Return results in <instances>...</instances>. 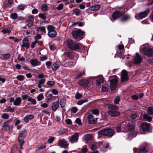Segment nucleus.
Returning <instances> with one entry per match:
<instances>
[{
	"label": "nucleus",
	"mask_w": 153,
	"mask_h": 153,
	"mask_svg": "<svg viewBox=\"0 0 153 153\" xmlns=\"http://www.w3.org/2000/svg\"><path fill=\"white\" fill-rule=\"evenodd\" d=\"M18 17V15L16 13H11L10 16V18L13 19H16Z\"/></svg>",
	"instance_id": "nucleus-41"
},
{
	"label": "nucleus",
	"mask_w": 153,
	"mask_h": 153,
	"mask_svg": "<svg viewBox=\"0 0 153 153\" xmlns=\"http://www.w3.org/2000/svg\"><path fill=\"white\" fill-rule=\"evenodd\" d=\"M108 114L112 117H117L119 116L120 113L115 111L109 110L108 112Z\"/></svg>",
	"instance_id": "nucleus-24"
},
{
	"label": "nucleus",
	"mask_w": 153,
	"mask_h": 153,
	"mask_svg": "<svg viewBox=\"0 0 153 153\" xmlns=\"http://www.w3.org/2000/svg\"><path fill=\"white\" fill-rule=\"evenodd\" d=\"M65 54L67 55L69 59H75L76 60L78 58V55L77 53H74L71 51H67L64 53Z\"/></svg>",
	"instance_id": "nucleus-8"
},
{
	"label": "nucleus",
	"mask_w": 153,
	"mask_h": 153,
	"mask_svg": "<svg viewBox=\"0 0 153 153\" xmlns=\"http://www.w3.org/2000/svg\"><path fill=\"white\" fill-rule=\"evenodd\" d=\"M22 97L23 100H25L29 97L28 95L27 94L23 95L22 96Z\"/></svg>",
	"instance_id": "nucleus-64"
},
{
	"label": "nucleus",
	"mask_w": 153,
	"mask_h": 153,
	"mask_svg": "<svg viewBox=\"0 0 153 153\" xmlns=\"http://www.w3.org/2000/svg\"><path fill=\"white\" fill-rule=\"evenodd\" d=\"M126 123V124L123 127V128H126L128 131H131L133 130L134 126L133 123L130 121Z\"/></svg>",
	"instance_id": "nucleus-11"
},
{
	"label": "nucleus",
	"mask_w": 153,
	"mask_h": 153,
	"mask_svg": "<svg viewBox=\"0 0 153 153\" xmlns=\"http://www.w3.org/2000/svg\"><path fill=\"white\" fill-rule=\"evenodd\" d=\"M109 146V144L108 143L105 144L104 145L102 146V149L101 148V150L103 152H105V149L107 148Z\"/></svg>",
	"instance_id": "nucleus-44"
},
{
	"label": "nucleus",
	"mask_w": 153,
	"mask_h": 153,
	"mask_svg": "<svg viewBox=\"0 0 153 153\" xmlns=\"http://www.w3.org/2000/svg\"><path fill=\"white\" fill-rule=\"evenodd\" d=\"M126 123L125 122H123L120 126L116 127V130L118 132H120V131L121 127H123V126H124L125 125Z\"/></svg>",
	"instance_id": "nucleus-34"
},
{
	"label": "nucleus",
	"mask_w": 153,
	"mask_h": 153,
	"mask_svg": "<svg viewBox=\"0 0 153 153\" xmlns=\"http://www.w3.org/2000/svg\"><path fill=\"white\" fill-rule=\"evenodd\" d=\"M109 108L114 110H117L119 108L117 106L114 105H110L109 106Z\"/></svg>",
	"instance_id": "nucleus-40"
},
{
	"label": "nucleus",
	"mask_w": 153,
	"mask_h": 153,
	"mask_svg": "<svg viewBox=\"0 0 153 153\" xmlns=\"http://www.w3.org/2000/svg\"><path fill=\"white\" fill-rule=\"evenodd\" d=\"M82 95L78 92L75 95V97L76 99H79L82 98Z\"/></svg>",
	"instance_id": "nucleus-48"
},
{
	"label": "nucleus",
	"mask_w": 153,
	"mask_h": 153,
	"mask_svg": "<svg viewBox=\"0 0 153 153\" xmlns=\"http://www.w3.org/2000/svg\"><path fill=\"white\" fill-rule=\"evenodd\" d=\"M63 8V4H59L56 8L58 10H61Z\"/></svg>",
	"instance_id": "nucleus-47"
},
{
	"label": "nucleus",
	"mask_w": 153,
	"mask_h": 153,
	"mask_svg": "<svg viewBox=\"0 0 153 153\" xmlns=\"http://www.w3.org/2000/svg\"><path fill=\"white\" fill-rule=\"evenodd\" d=\"M54 84L55 82L52 81H48L47 82V84L50 87L53 86L54 85Z\"/></svg>",
	"instance_id": "nucleus-49"
},
{
	"label": "nucleus",
	"mask_w": 153,
	"mask_h": 153,
	"mask_svg": "<svg viewBox=\"0 0 153 153\" xmlns=\"http://www.w3.org/2000/svg\"><path fill=\"white\" fill-rule=\"evenodd\" d=\"M108 88L107 87L105 86H103L102 88V91L107 92L108 91Z\"/></svg>",
	"instance_id": "nucleus-59"
},
{
	"label": "nucleus",
	"mask_w": 153,
	"mask_h": 153,
	"mask_svg": "<svg viewBox=\"0 0 153 153\" xmlns=\"http://www.w3.org/2000/svg\"><path fill=\"white\" fill-rule=\"evenodd\" d=\"M30 62L33 67L39 66L41 65V62L37 59H32L30 60Z\"/></svg>",
	"instance_id": "nucleus-19"
},
{
	"label": "nucleus",
	"mask_w": 153,
	"mask_h": 153,
	"mask_svg": "<svg viewBox=\"0 0 153 153\" xmlns=\"http://www.w3.org/2000/svg\"><path fill=\"white\" fill-rule=\"evenodd\" d=\"M30 46V44L29 42H23L22 47L25 48L26 49H28L29 48Z\"/></svg>",
	"instance_id": "nucleus-33"
},
{
	"label": "nucleus",
	"mask_w": 153,
	"mask_h": 153,
	"mask_svg": "<svg viewBox=\"0 0 153 153\" xmlns=\"http://www.w3.org/2000/svg\"><path fill=\"white\" fill-rule=\"evenodd\" d=\"M134 152L136 153H145L147 152V150L144 147L140 148L139 149H138L136 148H134L133 149Z\"/></svg>",
	"instance_id": "nucleus-22"
},
{
	"label": "nucleus",
	"mask_w": 153,
	"mask_h": 153,
	"mask_svg": "<svg viewBox=\"0 0 153 153\" xmlns=\"http://www.w3.org/2000/svg\"><path fill=\"white\" fill-rule=\"evenodd\" d=\"M92 113L97 116L99 115V110L97 109H94L92 110Z\"/></svg>",
	"instance_id": "nucleus-38"
},
{
	"label": "nucleus",
	"mask_w": 153,
	"mask_h": 153,
	"mask_svg": "<svg viewBox=\"0 0 153 153\" xmlns=\"http://www.w3.org/2000/svg\"><path fill=\"white\" fill-rule=\"evenodd\" d=\"M95 79L96 78H98V79L97 80L96 83L98 85H100L103 82L104 79L102 75H99L97 76H94L92 77Z\"/></svg>",
	"instance_id": "nucleus-17"
},
{
	"label": "nucleus",
	"mask_w": 153,
	"mask_h": 153,
	"mask_svg": "<svg viewBox=\"0 0 153 153\" xmlns=\"http://www.w3.org/2000/svg\"><path fill=\"white\" fill-rule=\"evenodd\" d=\"M1 32L4 34H9L10 33V31L8 29H4L1 31Z\"/></svg>",
	"instance_id": "nucleus-51"
},
{
	"label": "nucleus",
	"mask_w": 153,
	"mask_h": 153,
	"mask_svg": "<svg viewBox=\"0 0 153 153\" xmlns=\"http://www.w3.org/2000/svg\"><path fill=\"white\" fill-rule=\"evenodd\" d=\"M75 63L73 62H70L68 64V67H73L75 65Z\"/></svg>",
	"instance_id": "nucleus-57"
},
{
	"label": "nucleus",
	"mask_w": 153,
	"mask_h": 153,
	"mask_svg": "<svg viewBox=\"0 0 153 153\" xmlns=\"http://www.w3.org/2000/svg\"><path fill=\"white\" fill-rule=\"evenodd\" d=\"M35 29H36L37 31H38L39 30H40L41 31L44 32V33H46L45 28L44 26L42 27H36L35 28Z\"/></svg>",
	"instance_id": "nucleus-32"
},
{
	"label": "nucleus",
	"mask_w": 153,
	"mask_h": 153,
	"mask_svg": "<svg viewBox=\"0 0 153 153\" xmlns=\"http://www.w3.org/2000/svg\"><path fill=\"white\" fill-rule=\"evenodd\" d=\"M122 15V13L119 11H115L114 12L112 15V16L113 18V19H111V20L113 21V19L116 20L119 17H120Z\"/></svg>",
	"instance_id": "nucleus-20"
},
{
	"label": "nucleus",
	"mask_w": 153,
	"mask_h": 153,
	"mask_svg": "<svg viewBox=\"0 0 153 153\" xmlns=\"http://www.w3.org/2000/svg\"><path fill=\"white\" fill-rule=\"evenodd\" d=\"M65 103L64 101H60V105L62 108H63L65 106Z\"/></svg>",
	"instance_id": "nucleus-60"
},
{
	"label": "nucleus",
	"mask_w": 153,
	"mask_h": 153,
	"mask_svg": "<svg viewBox=\"0 0 153 153\" xmlns=\"http://www.w3.org/2000/svg\"><path fill=\"white\" fill-rule=\"evenodd\" d=\"M37 42L38 41L37 40H35L34 42H33L31 45V48H34L36 44L37 43Z\"/></svg>",
	"instance_id": "nucleus-61"
},
{
	"label": "nucleus",
	"mask_w": 153,
	"mask_h": 153,
	"mask_svg": "<svg viewBox=\"0 0 153 153\" xmlns=\"http://www.w3.org/2000/svg\"><path fill=\"white\" fill-rule=\"evenodd\" d=\"M149 9H147L143 12L139 13L137 16H135V18L138 20L141 19L146 17L149 14Z\"/></svg>",
	"instance_id": "nucleus-7"
},
{
	"label": "nucleus",
	"mask_w": 153,
	"mask_h": 153,
	"mask_svg": "<svg viewBox=\"0 0 153 153\" xmlns=\"http://www.w3.org/2000/svg\"><path fill=\"white\" fill-rule=\"evenodd\" d=\"M130 18V16L128 15H125L123 16L120 19L122 22H125L129 19Z\"/></svg>",
	"instance_id": "nucleus-30"
},
{
	"label": "nucleus",
	"mask_w": 153,
	"mask_h": 153,
	"mask_svg": "<svg viewBox=\"0 0 153 153\" xmlns=\"http://www.w3.org/2000/svg\"><path fill=\"white\" fill-rule=\"evenodd\" d=\"M120 100V96H117L116 98L114 100V103L115 104H118Z\"/></svg>",
	"instance_id": "nucleus-46"
},
{
	"label": "nucleus",
	"mask_w": 153,
	"mask_h": 153,
	"mask_svg": "<svg viewBox=\"0 0 153 153\" xmlns=\"http://www.w3.org/2000/svg\"><path fill=\"white\" fill-rule=\"evenodd\" d=\"M143 117L144 119L146 120L149 122H150L152 119V118L147 114L144 115H143Z\"/></svg>",
	"instance_id": "nucleus-35"
},
{
	"label": "nucleus",
	"mask_w": 153,
	"mask_h": 153,
	"mask_svg": "<svg viewBox=\"0 0 153 153\" xmlns=\"http://www.w3.org/2000/svg\"><path fill=\"white\" fill-rule=\"evenodd\" d=\"M54 140V137H52L48 140V142L49 143H51Z\"/></svg>",
	"instance_id": "nucleus-53"
},
{
	"label": "nucleus",
	"mask_w": 153,
	"mask_h": 153,
	"mask_svg": "<svg viewBox=\"0 0 153 153\" xmlns=\"http://www.w3.org/2000/svg\"><path fill=\"white\" fill-rule=\"evenodd\" d=\"M25 6L23 4H21L18 6L17 8L19 10H24L25 9Z\"/></svg>",
	"instance_id": "nucleus-43"
},
{
	"label": "nucleus",
	"mask_w": 153,
	"mask_h": 153,
	"mask_svg": "<svg viewBox=\"0 0 153 153\" xmlns=\"http://www.w3.org/2000/svg\"><path fill=\"white\" fill-rule=\"evenodd\" d=\"M48 35L51 38H54L57 35L56 31L55 30V27L52 25H49L48 27Z\"/></svg>",
	"instance_id": "nucleus-4"
},
{
	"label": "nucleus",
	"mask_w": 153,
	"mask_h": 153,
	"mask_svg": "<svg viewBox=\"0 0 153 153\" xmlns=\"http://www.w3.org/2000/svg\"><path fill=\"white\" fill-rule=\"evenodd\" d=\"M2 118L4 119H7L9 118V115L7 113H4L1 116Z\"/></svg>",
	"instance_id": "nucleus-50"
},
{
	"label": "nucleus",
	"mask_w": 153,
	"mask_h": 153,
	"mask_svg": "<svg viewBox=\"0 0 153 153\" xmlns=\"http://www.w3.org/2000/svg\"><path fill=\"white\" fill-rule=\"evenodd\" d=\"M85 139L86 141L87 142V143L88 141L91 140L92 139V136L91 134H86L85 136Z\"/></svg>",
	"instance_id": "nucleus-31"
},
{
	"label": "nucleus",
	"mask_w": 153,
	"mask_h": 153,
	"mask_svg": "<svg viewBox=\"0 0 153 153\" xmlns=\"http://www.w3.org/2000/svg\"><path fill=\"white\" fill-rule=\"evenodd\" d=\"M89 80H83L79 82V85L84 87H87L89 83Z\"/></svg>",
	"instance_id": "nucleus-23"
},
{
	"label": "nucleus",
	"mask_w": 153,
	"mask_h": 153,
	"mask_svg": "<svg viewBox=\"0 0 153 153\" xmlns=\"http://www.w3.org/2000/svg\"><path fill=\"white\" fill-rule=\"evenodd\" d=\"M88 119V123L90 124H95L97 123V118H94V115L92 114H89L87 117Z\"/></svg>",
	"instance_id": "nucleus-10"
},
{
	"label": "nucleus",
	"mask_w": 153,
	"mask_h": 153,
	"mask_svg": "<svg viewBox=\"0 0 153 153\" xmlns=\"http://www.w3.org/2000/svg\"><path fill=\"white\" fill-rule=\"evenodd\" d=\"M34 116L33 115H27L24 118V121L27 123L29 122V120L33 119Z\"/></svg>",
	"instance_id": "nucleus-27"
},
{
	"label": "nucleus",
	"mask_w": 153,
	"mask_h": 153,
	"mask_svg": "<svg viewBox=\"0 0 153 153\" xmlns=\"http://www.w3.org/2000/svg\"><path fill=\"white\" fill-rule=\"evenodd\" d=\"M90 147L91 150H94L97 148V146L94 144H91L90 146Z\"/></svg>",
	"instance_id": "nucleus-58"
},
{
	"label": "nucleus",
	"mask_w": 153,
	"mask_h": 153,
	"mask_svg": "<svg viewBox=\"0 0 153 153\" xmlns=\"http://www.w3.org/2000/svg\"><path fill=\"white\" fill-rule=\"evenodd\" d=\"M39 18L43 20L45 19L46 18V16L44 14L41 13L39 14Z\"/></svg>",
	"instance_id": "nucleus-52"
},
{
	"label": "nucleus",
	"mask_w": 153,
	"mask_h": 153,
	"mask_svg": "<svg viewBox=\"0 0 153 153\" xmlns=\"http://www.w3.org/2000/svg\"><path fill=\"white\" fill-rule=\"evenodd\" d=\"M59 67V65L58 62H56L53 63L52 68L53 71H55L58 69Z\"/></svg>",
	"instance_id": "nucleus-29"
},
{
	"label": "nucleus",
	"mask_w": 153,
	"mask_h": 153,
	"mask_svg": "<svg viewBox=\"0 0 153 153\" xmlns=\"http://www.w3.org/2000/svg\"><path fill=\"white\" fill-rule=\"evenodd\" d=\"M17 59L19 60L20 61H23L25 60V58L23 57H20V55H19L18 56Z\"/></svg>",
	"instance_id": "nucleus-62"
},
{
	"label": "nucleus",
	"mask_w": 153,
	"mask_h": 153,
	"mask_svg": "<svg viewBox=\"0 0 153 153\" xmlns=\"http://www.w3.org/2000/svg\"><path fill=\"white\" fill-rule=\"evenodd\" d=\"M76 123L79 125H81L82 124L81 120L80 119L76 118L75 120Z\"/></svg>",
	"instance_id": "nucleus-63"
},
{
	"label": "nucleus",
	"mask_w": 153,
	"mask_h": 153,
	"mask_svg": "<svg viewBox=\"0 0 153 153\" xmlns=\"http://www.w3.org/2000/svg\"><path fill=\"white\" fill-rule=\"evenodd\" d=\"M27 134V132L26 130H25L23 131L21 133L18 137L19 142L24 141L23 139L26 136Z\"/></svg>",
	"instance_id": "nucleus-16"
},
{
	"label": "nucleus",
	"mask_w": 153,
	"mask_h": 153,
	"mask_svg": "<svg viewBox=\"0 0 153 153\" xmlns=\"http://www.w3.org/2000/svg\"><path fill=\"white\" fill-rule=\"evenodd\" d=\"M118 80L116 79H113L110 81V88L111 90L115 89L117 85Z\"/></svg>",
	"instance_id": "nucleus-12"
},
{
	"label": "nucleus",
	"mask_w": 153,
	"mask_h": 153,
	"mask_svg": "<svg viewBox=\"0 0 153 153\" xmlns=\"http://www.w3.org/2000/svg\"><path fill=\"white\" fill-rule=\"evenodd\" d=\"M68 48L70 49L75 50L78 49L80 47L78 44L74 42L73 40L69 39L67 41Z\"/></svg>",
	"instance_id": "nucleus-3"
},
{
	"label": "nucleus",
	"mask_w": 153,
	"mask_h": 153,
	"mask_svg": "<svg viewBox=\"0 0 153 153\" xmlns=\"http://www.w3.org/2000/svg\"><path fill=\"white\" fill-rule=\"evenodd\" d=\"M11 54L9 53L4 54L0 56V59L3 60L9 59L11 56Z\"/></svg>",
	"instance_id": "nucleus-26"
},
{
	"label": "nucleus",
	"mask_w": 153,
	"mask_h": 153,
	"mask_svg": "<svg viewBox=\"0 0 153 153\" xmlns=\"http://www.w3.org/2000/svg\"><path fill=\"white\" fill-rule=\"evenodd\" d=\"M42 10L44 12H46L48 10V6L46 4H43L42 6Z\"/></svg>",
	"instance_id": "nucleus-37"
},
{
	"label": "nucleus",
	"mask_w": 153,
	"mask_h": 153,
	"mask_svg": "<svg viewBox=\"0 0 153 153\" xmlns=\"http://www.w3.org/2000/svg\"><path fill=\"white\" fill-rule=\"evenodd\" d=\"M28 101L31 102L32 104L35 105L36 103V101L35 99H32L30 97H29L28 98Z\"/></svg>",
	"instance_id": "nucleus-36"
},
{
	"label": "nucleus",
	"mask_w": 153,
	"mask_h": 153,
	"mask_svg": "<svg viewBox=\"0 0 153 153\" xmlns=\"http://www.w3.org/2000/svg\"><path fill=\"white\" fill-rule=\"evenodd\" d=\"M79 135L78 134L76 133L73 135L71 138L70 139V140L72 143L74 142H77L78 139Z\"/></svg>",
	"instance_id": "nucleus-18"
},
{
	"label": "nucleus",
	"mask_w": 153,
	"mask_h": 153,
	"mask_svg": "<svg viewBox=\"0 0 153 153\" xmlns=\"http://www.w3.org/2000/svg\"><path fill=\"white\" fill-rule=\"evenodd\" d=\"M140 52L142 54L148 57H153V49L150 48L147 44L140 46Z\"/></svg>",
	"instance_id": "nucleus-1"
},
{
	"label": "nucleus",
	"mask_w": 153,
	"mask_h": 153,
	"mask_svg": "<svg viewBox=\"0 0 153 153\" xmlns=\"http://www.w3.org/2000/svg\"><path fill=\"white\" fill-rule=\"evenodd\" d=\"M45 81H46L45 79L44 78L41 79L39 80L38 83H39L40 84H43L45 83Z\"/></svg>",
	"instance_id": "nucleus-55"
},
{
	"label": "nucleus",
	"mask_w": 153,
	"mask_h": 153,
	"mask_svg": "<svg viewBox=\"0 0 153 153\" xmlns=\"http://www.w3.org/2000/svg\"><path fill=\"white\" fill-rule=\"evenodd\" d=\"M101 6L100 4H97L90 7L89 9L91 11L97 10H100Z\"/></svg>",
	"instance_id": "nucleus-28"
},
{
	"label": "nucleus",
	"mask_w": 153,
	"mask_h": 153,
	"mask_svg": "<svg viewBox=\"0 0 153 153\" xmlns=\"http://www.w3.org/2000/svg\"><path fill=\"white\" fill-rule=\"evenodd\" d=\"M68 144L64 139L60 140L58 145L62 148H65L68 147Z\"/></svg>",
	"instance_id": "nucleus-15"
},
{
	"label": "nucleus",
	"mask_w": 153,
	"mask_h": 153,
	"mask_svg": "<svg viewBox=\"0 0 153 153\" xmlns=\"http://www.w3.org/2000/svg\"><path fill=\"white\" fill-rule=\"evenodd\" d=\"M22 99L20 97H17L16 99L13 97H11L10 98V102H13V104L15 106L19 105L22 102Z\"/></svg>",
	"instance_id": "nucleus-6"
},
{
	"label": "nucleus",
	"mask_w": 153,
	"mask_h": 153,
	"mask_svg": "<svg viewBox=\"0 0 153 153\" xmlns=\"http://www.w3.org/2000/svg\"><path fill=\"white\" fill-rule=\"evenodd\" d=\"M114 133V131L111 128L104 129L98 132L99 137H100L101 135L106 136L109 137H111Z\"/></svg>",
	"instance_id": "nucleus-2"
},
{
	"label": "nucleus",
	"mask_w": 153,
	"mask_h": 153,
	"mask_svg": "<svg viewBox=\"0 0 153 153\" xmlns=\"http://www.w3.org/2000/svg\"><path fill=\"white\" fill-rule=\"evenodd\" d=\"M150 127V124L148 123H145L141 125V127L143 131H148Z\"/></svg>",
	"instance_id": "nucleus-21"
},
{
	"label": "nucleus",
	"mask_w": 153,
	"mask_h": 153,
	"mask_svg": "<svg viewBox=\"0 0 153 153\" xmlns=\"http://www.w3.org/2000/svg\"><path fill=\"white\" fill-rule=\"evenodd\" d=\"M78 111L77 108L76 107H73L72 108L71 111L74 114L76 113Z\"/></svg>",
	"instance_id": "nucleus-54"
},
{
	"label": "nucleus",
	"mask_w": 153,
	"mask_h": 153,
	"mask_svg": "<svg viewBox=\"0 0 153 153\" xmlns=\"http://www.w3.org/2000/svg\"><path fill=\"white\" fill-rule=\"evenodd\" d=\"M59 105V102L58 101L54 102L52 105V109L54 111H56Z\"/></svg>",
	"instance_id": "nucleus-25"
},
{
	"label": "nucleus",
	"mask_w": 153,
	"mask_h": 153,
	"mask_svg": "<svg viewBox=\"0 0 153 153\" xmlns=\"http://www.w3.org/2000/svg\"><path fill=\"white\" fill-rule=\"evenodd\" d=\"M44 96L43 94H40L37 97V100L39 101H41L44 98Z\"/></svg>",
	"instance_id": "nucleus-42"
},
{
	"label": "nucleus",
	"mask_w": 153,
	"mask_h": 153,
	"mask_svg": "<svg viewBox=\"0 0 153 153\" xmlns=\"http://www.w3.org/2000/svg\"><path fill=\"white\" fill-rule=\"evenodd\" d=\"M9 39L13 40L15 42H17L19 40L17 38H15L13 36H10L9 37Z\"/></svg>",
	"instance_id": "nucleus-56"
},
{
	"label": "nucleus",
	"mask_w": 153,
	"mask_h": 153,
	"mask_svg": "<svg viewBox=\"0 0 153 153\" xmlns=\"http://www.w3.org/2000/svg\"><path fill=\"white\" fill-rule=\"evenodd\" d=\"M128 79V74L125 70H123L122 71L121 80L122 82H124Z\"/></svg>",
	"instance_id": "nucleus-14"
},
{
	"label": "nucleus",
	"mask_w": 153,
	"mask_h": 153,
	"mask_svg": "<svg viewBox=\"0 0 153 153\" xmlns=\"http://www.w3.org/2000/svg\"><path fill=\"white\" fill-rule=\"evenodd\" d=\"M16 78L20 81H22L24 80L25 77L23 75H19L17 76Z\"/></svg>",
	"instance_id": "nucleus-45"
},
{
	"label": "nucleus",
	"mask_w": 153,
	"mask_h": 153,
	"mask_svg": "<svg viewBox=\"0 0 153 153\" xmlns=\"http://www.w3.org/2000/svg\"><path fill=\"white\" fill-rule=\"evenodd\" d=\"M84 34V32L80 30L74 31L72 32V34L74 38L77 39L78 40H79L82 38V36Z\"/></svg>",
	"instance_id": "nucleus-5"
},
{
	"label": "nucleus",
	"mask_w": 153,
	"mask_h": 153,
	"mask_svg": "<svg viewBox=\"0 0 153 153\" xmlns=\"http://www.w3.org/2000/svg\"><path fill=\"white\" fill-rule=\"evenodd\" d=\"M10 121L7 120L4 122L2 124V126L3 128L6 131H8L10 130L11 127L9 125Z\"/></svg>",
	"instance_id": "nucleus-13"
},
{
	"label": "nucleus",
	"mask_w": 153,
	"mask_h": 153,
	"mask_svg": "<svg viewBox=\"0 0 153 153\" xmlns=\"http://www.w3.org/2000/svg\"><path fill=\"white\" fill-rule=\"evenodd\" d=\"M147 112L149 114H153V107H149L148 109Z\"/></svg>",
	"instance_id": "nucleus-39"
},
{
	"label": "nucleus",
	"mask_w": 153,
	"mask_h": 153,
	"mask_svg": "<svg viewBox=\"0 0 153 153\" xmlns=\"http://www.w3.org/2000/svg\"><path fill=\"white\" fill-rule=\"evenodd\" d=\"M143 59L142 56L140 55L138 53H136V56L133 59V63L135 64L140 63Z\"/></svg>",
	"instance_id": "nucleus-9"
}]
</instances>
